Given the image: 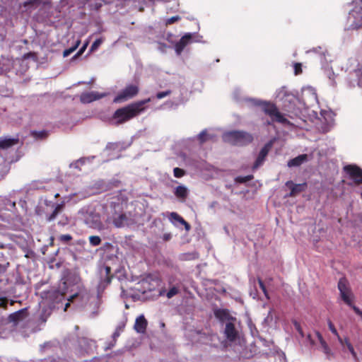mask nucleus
I'll use <instances>...</instances> for the list:
<instances>
[{
	"mask_svg": "<svg viewBox=\"0 0 362 362\" xmlns=\"http://www.w3.org/2000/svg\"><path fill=\"white\" fill-rule=\"evenodd\" d=\"M111 268L102 265L99 268L100 281L98 285V293L91 295L80 290L79 277L76 275L62 279L57 291H49L45 293V298L39 303V319L45 322L50 316L54 308V303H59L62 298L66 299L77 305L84 308L88 316L95 317L99 313V308L102 303L101 293L110 284L112 276L110 274Z\"/></svg>",
	"mask_w": 362,
	"mask_h": 362,
	"instance_id": "f257e3e1",
	"label": "nucleus"
},
{
	"mask_svg": "<svg viewBox=\"0 0 362 362\" xmlns=\"http://www.w3.org/2000/svg\"><path fill=\"white\" fill-rule=\"evenodd\" d=\"M113 210H107V207L84 206L78 211V217L90 228L98 231L108 230L111 226L110 214Z\"/></svg>",
	"mask_w": 362,
	"mask_h": 362,
	"instance_id": "f03ea898",
	"label": "nucleus"
},
{
	"mask_svg": "<svg viewBox=\"0 0 362 362\" xmlns=\"http://www.w3.org/2000/svg\"><path fill=\"white\" fill-rule=\"evenodd\" d=\"M250 100L252 102L254 105L261 106L264 113L269 116L272 122L281 123L284 127H288L291 134L293 132L296 135H299L298 132L300 129L298 128V125L293 124L285 118L274 104L255 99H250Z\"/></svg>",
	"mask_w": 362,
	"mask_h": 362,
	"instance_id": "7ed1b4c3",
	"label": "nucleus"
},
{
	"mask_svg": "<svg viewBox=\"0 0 362 362\" xmlns=\"http://www.w3.org/2000/svg\"><path fill=\"white\" fill-rule=\"evenodd\" d=\"M151 98L132 103L115 111L112 117V124L124 123L144 111V105L150 102Z\"/></svg>",
	"mask_w": 362,
	"mask_h": 362,
	"instance_id": "20e7f679",
	"label": "nucleus"
},
{
	"mask_svg": "<svg viewBox=\"0 0 362 362\" xmlns=\"http://www.w3.org/2000/svg\"><path fill=\"white\" fill-rule=\"evenodd\" d=\"M223 140L232 145L244 146L251 143L253 137L243 131H231L223 134Z\"/></svg>",
	"mask_w": 362,
	"mask_h": 362,
	"instance_id": "39448f33",
	"label": "nucleus"
},
{
	"mask_svg": "<svg viewBox=\"0 0 362 362\" xmlns=\"http://www.w3.org/2000/svg\"><path fill=\"white\" fill-rule=\"evenodd\" d=\"M352 9L348 16V23L351 29H357L362 26V0H354Z\"/></svg>",
	"mask_w": 362,
	"mask_h": 362,
	"instance_id": "423d86ee",
	"label": "nucleus"
},
{
	"mask_svg": "<svg viewBox=\"0 0 362 362\" xmlns=\"http://www.w3.org/2000/svg\"><path fill=\"white\" fill-rule=\"evenodd\" d=\"M276 98L283 103L285 110L296 114L295 105L298 99L294 95L288 93L286 88L282 87L276 91Z\"/></svg>",
	"mask_w": 362,
	"mask_h": 362,
	"instance_id": "0eeeda50",
	"label": "nucleus"
},
{
	"mask_svg": "<svg viewBox=\"0 0 362 362\" xmlns=\"http://www.w3.org/2000/svg\"><path fill=\"white\" fill-rule=\"evenodd\" d=\"M202 36L197 33H187L181 39L175 44V50L177 55H180L183 51L184 48L191 42H202Z\"/></svg>",
	"mask_w": 362,
	"mask_h": 362,
	"instance_id": "6e6552de",
	"label": "nucleus"
},
{
	"mask_svg": "<svg viewBox=\"0 0 362 362\" xmlns=\"http://www.w3.org/2000/svg\"><path fill=\"white\" fill-rule=\"evenodd\" d=\"M308 340L313 347L323 351L327 356L330 354V349L319 332H315L313 336L309 334Z\"/></svg>",
	"mask_w": 362,
	"mask_h": 362,
	"instance_id": "1a4fd4ad",
	"label": "nucleus"
},
{
	"mask_svg": "<svg viewBox=\"0 0 362 362\" xmlns=\"http://www.w3.org/2000/svg\"><path fill=\"white\" fill-rule=\"evenodd\" d=\"M138 92L139 88L136 85H129L118 93L113 101L116 103L124 102L135 96Z\"/></svg>",
	"mask_w": 362,
	"mask_h": 362,
	"instance_id": "9d476101",
	"label": "nucleus"
},
{
	"mask_svg": "<svg viewBox=\"0 0 362 362\" xmlns=\"http://www.w3.org/2000/svg\"><path fill=\"white\" fill-rule=\"evenodd\" d=\"M344 170L349 175L350 178L356 184L362 183V170L356 165H347L344 167ZM362 197V192H361Z\"/></svg>",
	"mask_w": 362,
	"mask_h": 362,
	"instance_id": "9b49d317",
	"label": "nucleus"
},
{
	"mask_svg": "<svg viewBox=\"0 0 362 362\" xmlns=\"http://www.w3.org/2000/svg\"><path fill=\"white\" fill-rule=\"evenodd\" d=\"M113 210V213L110 214L112 217V223L117 228H121L127 224V218L124 214L117 213L116 209L113 207L107 208V210Z\"/></svg>",
	"mask_w": 362,
	"mask_h": 362,
	"instance_id": "f8f14e48",
	"label": "nucleus"
},
{
	"mask_svg": "<svg viewBox=\"0 0 362 362\" xmlns=\"http://www.w3.org/2000/svg\"><path fill=\"white\" fill-rule=\"evenodd\" d=\"M107 95V93H99L97 91L85 92L81 95L80 100L83 103H90Z\"/></svg>",
	"mask_w": 362,
	"mask_h": 362,
	"instance_id": "ddd939ff",
	"label": "nucleus"
},
{
	"mask_svg": "<svg viewBox=\"0 0 362 362\" xmlns=\"http://www.w3.org/2000/svg\"><path fill=\"white\" fill-rule=\"evenodd\" d=\"M272 145H273V140H271L268 143H267L264 146V147L261 149V151L254 163V165H253L254 169L258 168L263 164V163L265 160V158L267 157L269 151L272 148Z\"/></svg>",
	"mask_w": 362,
	"mask_h": 362,
	"instance_id": "4468645a",
	"label": "nucleus"
},
{
	"mask_svg": "<svg viewBox=\"0 0 362 362\" xmlns=\"http://www.w3.org/2000/svg\"><path fill=\"white\" fill-rule=\"evenodd\" d=\"M79 346L81 349L80 351V354L81 355H83L84 354H91L96 348L95 341L87 338H83L80 339Z\"/></svg>",
	"mask_w": 362,
	"mask_h": 362,
	"instance_id": "2eb2a0df",
	"label": "nucleus"
},
{
	"mask_svg": "<svg viewBox=\"0 0 362 362\" xmlns=\"http://www.w3.org/2000/svg\"><path fill=\"white\" fill-rule=\"evenodd\" d=\"M232 320L233 319H228L224 330L225 336L229 341H234L238 336V332L235 328V325L232 322Z\"/></svg>",
	"mask_w": 362,
	"mask_h": 362,
	"instance_id": "dca6fc26",
	"label": "nucleus"
},
{
	"mask_svg": "<svg viewBox=\"0 0 362 362\" xmlns=\"http://www.w3.org/2000/svg\"><path fill=\"white\" fill-rule=\"evenodd\" d=\"M320 114L323 119V120H322V123L323 124L322 129L324 132H327L329 131L330 128L334 124L333 113L330 111L322 110Z\"/></svg>",
	"mask_w": 362,
	"mask_h": 362,
	"instance_id": "f3484780",
	"label": "nucleus"
},
{
	"mask_svg": "<svg viewBox=\"0 0 362 362\" xmlns=\"http://www.w3.org/2000/svg\"><path fill=\"white\" fill-rule=\"evenodd\" d=\"M169 220L170 222L176 226H178L180 224L183 225L185 226V228L186 230H189L190 229V226L189 223H187L182 217H181L176 212H171L169 215Z\"/></svg>",
	"mask_w": 362,
	"mask_h": 362,
	"instance_id": "a211bd4d",
	"label": "nucleus"
},
{
	"mask_svg": "<svg viewBox=\"0 0 362 362\" xmlns=\"http://www.w3.org/2000/svg\"><path fill=\"white\" fill-rule=\"evenodd\" d=\"M147 321L143 315L136 317L134 328L137 333L144 334L147 327Z\"/></svg>",
	"mask_w": 362,
	"mask_h": 362,
	"instance_id": "6ab92c4d",
	"label": "nucleus"
},
{
	"mask_svg": "<svg viewBox=\"0 0 362 362\" xmlns=\"http://www.w3.org/2000/svg\"><path fill=\"white\" fill-rule=\"evenodd\" d=\"M25 310L26 309H21L11 313L8 317V321L13 322L14 325H17L18 322L23 321L26 317Z\"/></svg>",
	"mask_w": 362,
	"mask_h": 362,
	"instance_id": "aec40b11",
	"label": "nucleus"
},
{
	"mask_svg": "<svg viewBox=\"0 0 362 362\" xmlns=\"http://www.w3.org/2000/svg\"><path fill=\"white\" fill-rule=\"evenodd\" d=\"M18 139L8 136L0 138V148L7 149L18 144Z\"/></svg>",
	"mask_w": 362,
	"mask_h": 362,
	"instance_id": "412c9836",
	"label": "nucleus"
},
{
	"mask_svg": "<svg viewBox=\"0 0 362 362\" xmlns=\"http://www.w3.org/2000/svg\"><path fill=\"white\" fill-rule=\"evenodd\" d=\"M286 185L288 187L291 188V193H290V196L295 195L296 193L303 191L304 189V188L305 187V183L296 185V184H293L291 181H288L286 183Z\"/></svg>",
	"mask_w": 362,
	"mask_h": 362,
	"instance_id": "4be33fe9",
	"label": "nucleus"
},
{
	"mask_svg": "<svg viewBox=\"0 0 362 362\" xmlns=\"http://www.w3.org/2000/svg\"><path fill=\"white\" fill-rule=\"evenodd\" d=\"M308 160V155L307 154H302L300 155L291 160H290L288 163V165L289 167L292 166H299L304 162Z\"/></svg>",
	"mask_w": 362,
	"mask_h": 362,
	"instance_id": "5701e85b",
	"label": "nucleus"
},
{
	"mask_svg": "<svg viewBox=\"0 0 362 362\" xmlns=\"http://www.w3.org/2000/svg\"><path fill=\"white\" fill-rule=\"evenodd\" d=\"M1 209H4V210H7V211H13L14 209H16V202L13 201H11V199H9L8 198L3 199L1 200Z\"/></svg>",
	"mask_w": 362,
	"mask_h": 362,
	"instance_id": "b1692460",
	"label": "nucleus"
},
{
	"mask_svg": "<svg viewBox=\"0 0 362 362\" xmlns=\"http://www.w3.org/2000/svg\"><path fill=\"white\" fill-rule=\"evenodd\" d=\"M342 300L344 301L345 303H346L349 307H351L353 309V307H356L353 304V300H354V295L351 292V291H348L346 292L342 293L340 294Z\"/></svg>",
	"mask_w": 362,
	"mask_h": 362,
	"instance_id": "393cba45",
	"label": "nucleus"
},
{
	"mask_svg": "<svg viewBox=\"0 0 362 362\" xmlns=\"http://www.w3.org/2000/svg\"><path fill=\"white\" fill-rule=\"evenodd\" d=\"M304 97H310L311 101L317 102V97L315 88L313 87H306L303 90Z\"/></svg>",
	"mask_w": 362,
	"mask_h": 362,
	"instance_id": "a878e982",
	"label": "nucleus"
},
{
	"mask_svg": "<svg viewBox=\"0 0 362 362\" xmlns=\"http://www.w3.org/2000/svg\"><path fill=\"white\" fill-rule=\"evenodd\" d=\"M174 194L177 198L184 199L187 197L188 189L185 186L180 185L175 189Z\"/></svg>",
	"mask_w": 362,
	"mask_h": 362,
	"instance_id": "bb28decb",
	"label": "nucleus"
},
{
	"mask_svg": "<svg viewBox=\"0 0 362 362\" xmlns=\"http://www.w3.org/2000/svg\"><path fill=\"white\" fill-rule=\"evenodd\" d=\"M124 327V325L122 324L117 327L112 334L113 341L107 347V349H110L115 346L117 338L120 335L121 332L123 331Z\"/></svg>",
	"mask_w": 362,
	"mask_h": 362,
	"instance_id": "cd10ccee",
	"label": "nucleus"
},
{
	"mask_svg": "<svg viewBox=\"0 0 362 362\" xmlns=\"http://www.w3.org/2000/svg\"><path fill=\"white\" fill-rule=\"evenodd\" d=\"M178 292H179L178 288H177L176 286H173L172 288H170V290L168 291H166L165 290L160 291V296L165 295L168 298H171L173 296H175V295H177L178 293Z\"/></svg>",
	"mask_w": 362,
	"mask_h": 362,
	"instance_id": "c85d7f7f",
	"label": "nucleus"
},
{
	"mask_svg": "<svg viewBox=\"0 0 362 362\" xmlns=\"http://www.w3.org/2000/svg\"><path fill=\"white\" fill-rule=\"evenodd\" d=\"M338 288L339 290L340 294L348 291H350V288L348 286V283L345 279H340L338 283Z\"/></svg>",
	"mask_w": 362,
	"mask_h": 362,
	"instance_id": "c756f323",
	"label": "nucleus"
},
{
	"mask_svg": "<svg viewBox=\"0 0 362 362\" xmlns=\"http://www.w3.org/2000/svg\"><path fill=\"white\" fill-rule=\"evenodd\" d=\"M87 161L90 162V158H81L78 160H77L76 162L72 163L70 164L71 168H76V169H81V166L84 165Z\"/></svg>",
	"mask_w": 362,
	"mask_h": 362,
	"instance_id": "7c9ffc66",
	"label": "nucleus"
},
{
	"mask_svg": "<svg viewBox=\"0 0 362 362\" xmlns=\"http://www.w3.org/2000/svg\"><path fill=\"white\" fill-rule=\"evenodd\" d=\"M63 206H64L63 203L57 204L53 212L49 216V217L47 218L48 221H51L54 220L57 217L58 214L62 210Z\"/></svg>",
	"mask_w": 362,
	"mask_h": 362,
	"instance_id": "2f4dec72",
	"label": "nucleus"
},
{
	"mask_svg": "<svg viewBox=\"0 0 362 362\" xmlns=\"http://www.w3.org/2000/svg\"><path fill=\"white\" fill-rule=\"evenodd\" d=\"M327 324H328V327H329V330L331 331V332L334 335H335L337 337L338 341L339 343H342V338L339 336V334L337 329L335 328L334 324L330 320H328Z\"/></svg>",
	"mask_w": 362,
	"mask_h": 362,
	"instance_id": "473e14b6",
	"label": "nucleus"
},
{
	"mask_svg": "<svg viewBox=\"0 0 362 362\" xmlns=\"http://www.w3.org/2000/svg\"><path fill=\"white\" fill-rule=\"evenodd\" d=\"M216 316L221 320L222 321L227 320L228 313L226 310H218L215 312Z\"/></svg>",
	"mask_w": 362,
	"mask_h": 362,
	"instance_id": "72a5a7b5",
	"label": "nucleus"
},
{
	"mask_svg": "<svg viewBox=\"0 0 362 362\" xmlns=\"http://www.w3.org/2000/svg\"><path fill=\"white\" fill-rule=\"evenodd\" d=\"M89 242L92 246H98L101 243V239L98 235H92L89 237Z\"/></svg>",
	"mask_w": 362,
	"mask_h": 362,
	"instance_id": "f704fd0d",
	"label": "nucleus"
},
{
	"mask_svg": "<svg viewBox=\"0 0 362 362\" xmlns=\"http://www.w3.org/2000/svg\"><path fill=\"white\" fill-rule=\"evenodd\" d=\"M80 43V40H78L76 43V45L69 49H66L63 52V56L64 57H67L68 56H69L74 51H75L76 49V48L78 47V45Z\"/></svg>",
	"mask_w": 362,
	"mask_h": 362,
	"instance_id": "c9c22d12",
	"label": "nucleus"
},
{
	"mask_svg": "<svg viewBox=\"0 0 362 362\" xmlns=\"http://www.w3.org/2000/svg\"><path fill=\"white\" fill-rule=\"evenodd\" d=\"M103 40L102 38H98V39L95 40L93 42V43L92 44L90 51V52L95 51L100 46V45L103 43Z\"/></svg>",
	"mask_w": 362,
	"mask_h": 362,
	"instance_id": "e433bc0d",
	"label": "nucleus"
},
{
	"mask_svg": "<svg viewBox=\"0 0 362 362\" xmlns=\"http://www.w3.org/2000/svg\"><path fill=\"white\" fill-rule=\"evenodd\" d=\"M325 72H326L327 76L329 77V78L330 80V85L334 86L335 85V83H334V74L332 69H327L325 70Z\"/></svg>",
	"mask_w": 362,
	"mask_h": 362,
	"instance_id": "4c0bfd02",
	"label": "nucleus"
},
{
	"mask_svg": "<svg viewBox=\"0 0 362 362\" xmlns=\"http://www.w3.org/2000/svg\"><path fill=\"white\" fill-rule=\"evenodd\" d=\"M197 138L201 143H203L208 139L209 135L206 130H203L197 135Z\"/></svg>",
	"mask_w": 362,
	"mask_h": 362,
	"instance_id": "58836bf2",
	"label": "nucleus"
},
{
	"mask_svg": "<svg viewBox=\"0 0 362 362\" xmlns=\"http://www.w3.org/2000/svg\"><path fill=\"white\" fill-rule=\"evenodd\" d=\"M347 350L350 352V354H351L354 360L355 361H358V355L356 353L354 349V346H352V344H348V349Z\"/></svg>",
	"mask_w": 362,
	"mask_h": 362,
	"instance_id": "ea45409f",
	"label": "nucleus"
},
{
	"mask_svg": "<svg viewBox=\"0 0 362 362\" xmlns=\"http://www.w3.org/2000/svg\"><path fill=\"white\" fill-rule=\"evenodd\" d=\"M173 174L175 177L180 178L185 175V171L179 168H175L173 169Z\"/></svg>",
	"mask_w": 362,
	"mask_h": 362,
	"instance_id": "a19ab883",
	"label": "nucleus"
},
{
	"mask_svg": "<svg viewBox=\"0 0 362 362\" xmlns=\"http://www.w3.org/2000/svg\"><path fill=\"white\" fill-rule=\"evenodd\" d=\"M293 324L294 325L295 329L297 330V332L299 333V334L303 337L304 334L302 330V328L300 327V325L299 322H298L296 320H293Z\"/></svg>",
	"mask_w": 362,
	"mask_h": 362,
	"instance_id": "79ce46f5",
	"label": "nucleus"
},
{
	"mask_svg": "<svg viewBox=\"0 0 362 362\" xmlns=\"http://www.w3.org/2000/svg\"><path fill=\"white\" fill-rule=\"evenodd\" d=\"M293 324L294 325L295 329L297 330V332L299 333V334L303 337L304 334L302 330V328L300 327V325L299 322H298L296 320H293Z\"/></svg>",
	"mask_w": 362,
	"mask_h": 362,
	"instance_id": "37998d69",
	"label": "nucleus"
},
{
	"mask_svg": "<svg viewBox=\"0 0 362 362\" xmlns=\"http://www.w3.org/2000/svg\"><path fill=\"white\" fill-rule=\"evenodd\" d=\"M293 324L294 325L295 329L297 330V332L299 333V334L303 337L304 334L302 330V328L300 327V325L299 322H298L296 320H293Z\"/></svg>",
	"mask_w": 362,
	"mask_h": 362,
	"instance_id": "c03bdc74",
	"label": "nucleus"
},
{
	"mask_svg": "<svg viewBox=\"0 0 362 362\" xmlns=\"http://www.w3.org/2000/svg\"><path fill=\"white\" fill-rule=\"evenodd\" d=\"M72 239V237L69 234H63L59 237V240L64 243H68Z\"/></svg>",
	"mask_w": 362,
	"mask_h": 362,
	"instance_id": "a18cd8bd",
	"label": "nucleus"
},
{
	"mask_svg": "<svg viewBox=\"0 0 362 362\" xmlns=\"http://www.w3.org/2000/svg\"><path fill=\"white\" fill-rule=\"evenodd\" d=\"M181 18L180 16H173L171 18H169L166 20V24H172V23H174L175 22H177L179 20H180Z\"/></svg>",
	"mask_w": 362,
	"mask_h": 362,
	"instance_id": "49530a36",
	"label": "nucleus"
},
{
	"mask_svg": "<svg viewBox=\"0 0 362 362\" xmlns=\"http://www.w3.org/2000/svg\"><path fill=\"white\" fill-rule=\"evenodd\" d=\"M170 94V90H165V91L160 92L156 94V98L158 99H162V98L169 95Z\"/></svg>",
	"mask_w": 362,
	"mask_h": 362,
	"instance_id": "de8ad7c7",
	"label": "nucleus"
},
{
	"mask_svg": "<svg viewBox=\"0 0 362 362\" xmlns=\"http://www.w3.org/2000/svg\"><path fill=\"white\" fill-rule=\"evenodd\" d=\"M258 282H259V286H260L261 289L262 290L263 293H264L265 296L267 297V298H269L268 293H267L266 287H265L263 281L260 279H259Z\"/></svg>",
	"mask_w": 362,
	"mask_h": 362,
	"instance_id": "09e8293b",
	"label": "nucleus"
},
{
	"mask_svg": "<svg viewBox=\"0 0 362 362\" xmlns=\"http://www.w3.org/2000/svg\"><path fill=\"white\" fill-rule=\"evenodd\" d=\"M342 346L343 349H348V344H351L348 338H342V343H339Z\"/></svg>",
	"mask_w": 362,
	"mask_h": 362,
	"instance_id": "8fccbe9b",
	"label": "nucleus"
},
{
	"mask_svg": "<svg viewBox=\"0 0 362 362\" xmlns=\"http://www.w3.org/2000/svg\"><path fill=\"white\" fill-rule=\"evenodd\" d=\"M356 75L358 76V85L360 87H362V71L361 70H358L356 71Z\"/></svg>",
	"mask_w": 362,
	"mask_h": 362,
	"instance_id": "3c124183",
	"label": "nucleus"
},
{
	"mask_svg": "<svg viewBox=\"0 0 362 362\" xmlns=\"http://www.w3.org/2000/svg\"><path fill=\"white\" fill-rule=\"evenodd\" d=\"M88 45V42H86L83 44V45L81 47L79 51L77 52V54L74 56V57H76L77 56L81 55L86 49L87 46Z\"/></svg>",
	"mask_w": 362,
	"mask_h": 362,
	"instance_id": "603ef678",
	"label": "nucleus"
},
{
	"mask_svg": "<svg viewBox=\"0 0 362 362\" xmlns=\"http://www.w3.org/2000/svg\"><path fill=\"white\" fill-rule=\"evenodd\" d=\"M353 310L356 315H358L361 319L362 320V310H361L358 307H353Z\"/></svg>",
	"mask_w": 362,
	"mask_h": 362,
	"instance_id": "864d4df0",
	"label": "nucleus"
},
{
	"mask_svg": "<svg viewBox=\"0 0 362 362\" xmlns=\"http://www.w3.org/2000/svg\"><path fill=\"white\" fill-rule=\"evenodd\" d=\"M299 69H300V64H295V73H296V74H298Z\"/></svg>",
	"mask_w": 362,
	"mask_h": 362,
	"instance_id": "5fc2aeb1",
	"label": "nucleus"
},
{
	"mask_svg": "<svg viewBox=\"0 0 362 362\" xmlns=\"http://www.w3.org/2000/svg\"><path fill=\"white\" fill-rule=\"evenodd\" d=\"M321 49H322V48L320 47H319L313 49V50L312 52H314L316 53H320V50H321Z\"/></svg>",
	"mask_w": 362,
	"mask_h": 362,
	"instance_id": "6e6d98bb",
	"label": "nucleus"
},
{
	"mask_svg": "<svg viewBox=\"0 0 362 362\" xmlns=\"http://www.w3.org/2000/svg\"><path fill=\"white\" fill-rule=\"evenodd\" d=\"M170 238V234H165L164 235V239L166 240H168Z\"/></svg>",
	"mask_w": 362,
	"mask_h": 362,
	"instance_id": "4d7b16f0",
	"label": "nucleus"
},
{
	"mask_svg": "<svg viewBox=\"0 0 362 362\" xmlns=\"http://www.w3.org/2000/svg\"><path fill=\"white\" fill-rule=\"evenodd\" d=\"M166 105H168L170 107H172L173 106V103L171 102L167 103Z\"/></svg>",
	"mask_w": 362,
	"mask_h": 362,
	"instance_id": "13d9d810",
	"label": "nucleus"
},
{
	"mask_svg": "<svg viewBox=\"0 0 362 362\" xmlns=\"http://www.w3.org/2000/svg\"><path fill=\"white\" fill-rule=\"evenodd\" d=\"M45 134V132H40V133H39V134H40V136H42Z\"/></svg>",
	"mask_w": 362,
	"mask_h": 362,
	"instance_id": "bf43d9fd",
	"label": "nucleus"
},
{
	"mask_svg": "<svg viewBox=\"0 0 362 362\" xmlns=\"http://www.w3.org/2000/svg\"><path fill=\"white\" fill-rule=\"evenodd\" d=\"M69 305V303H67L66 304V305H65V309H64L65 310H66V308H67V307H68Z\"/></svg>",
	"mask_w": 362,
	"mask_h": 362,
	"instance_id": "052dcab7",
	"label": "nucleus"
},
{
	"mask_svg": "<svg viewBox=\"0 0 362 362\" xmlns=\"http://www.w3.org/2000/svg\"><path fill=\"white\" fill-rule=\"evenodd\" d=\"M320 54H325V52H324V51H321V52H320Z\"/></svg>",
	"mask_w": 362,
	"mask_h": 362,
	"instance_id": "680f3d73",
	"label": "nucleus"
},
{
	"mask_svg": "<svg viewBox=\"0 0 362 362\" xmlns=\"http://www.w3.org/2000/svg\"><path fill=\"white\" fill-rule=\"evenodd\" d=\"M112 144H109L107 146V148H109Z\"/></svg>",
	"mask_w": 362,
	"mask_h": 362,
	"instance_id": "e2e57ef3",
	"label": "nucleus"
},
{
	"mask_svg": "<svg viewBox=\"0 0 362 362\" xmlns=\"http://www.w3.org/2000/svg\"><path fill=\"white\" fill-rule=\"evenodd\" d=\"M0 362H3V361L0 359Z\"/></svg>",
	"mask_w": 362,
	"mask_h": 362,
	"instance_id": "0e129e2a",
	"label": "nucleus"
}]
</instances>
